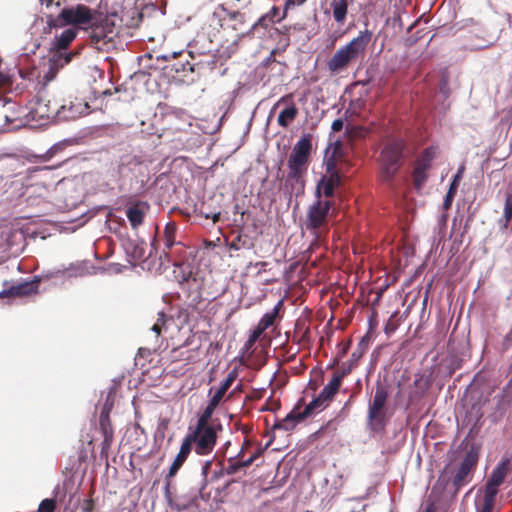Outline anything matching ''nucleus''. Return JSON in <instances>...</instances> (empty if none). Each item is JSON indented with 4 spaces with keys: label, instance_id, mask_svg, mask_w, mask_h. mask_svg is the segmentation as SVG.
Masks as SVG:
<instances>
[{
    "label": "nucleus",
    "instance_id": "f257e3e1",
    "mask_svg": "<svg viewBox=\"0 0 512 512\" xmlns=\"http://www.w3.org/2000/svg\"><path fill=\"white\" fill-rule=\"evenodd\" d=\"M115 13H104L84 4L64 7L57 16L47 17L49 29L73 26L89 34L91 44L99 51L109 52L117 45L118 32Z\"/></svg>",
    "mask_w": 512,
    "mask_h": 512
},
{
    "label": "nucleus",
    "instance_id": "f03ea898",
    "mask_svg": "<svg viewBox=\"0 0 512 512\" xmlns=\"http://www.w3.org/2000/svg\"><path fill=\"white\" fill-rule=\"evenodd\" d=\"M409 155L407 143L400 138L388 139L379 155L380 178L390 183L403 166Z\"/></svg>",
    "mask_w": 512,
    "mask_h": 512
},
{
    "label": "nucleus",
    "instance_id": "7ed1b4c3",
    "mask_svg": "<svg viewBox=\"0 0 512 512\" xmlns=\"http://www.w3.org/2000/svg\"><path fill=\"white\" fill-rule=\"evenodd\" d=\"M312 151L311 135H303L293 146L289 154L287 166L288 174L287 183L297 185L299 189L304 188L305 177L307 175L310 164V156Z\"/></svg>",
    "mask_w": 512,
    "mask_h": 512
},
{
    "label": "nucleus",
    "instance_id": "20e7f679",
    "mask_svg": "<svg viewBox=\"0 0 512 512\" xmlns=\"http://www.w3.org/2000/svg\"><path fill=\"white\" fill-rule=\"evenodd\" d=\"M372 39L370 30L360 31L358 36L353 38L348 44L338 49L328 60L327 68L334 75L343 72L348 66L357 60L359 56L365 54L366 48Z\"/></svg>",
    "mask_w": 512,
    "mask_h": 512
},
{
    "label": "nucleus",
    "instance_id": "39448f33",
    "mask_svg": "<svg viewBox=\"0 0 512 512\" xmlns=\"http://www.w3.org/2000/svg\"><path fill=\"white\" fill-rule=\"evenodd\" d=\"M76 36L77 30L75 28H68L59 36L55 37L48 53L49 70L46 77L49 80L53 79L60 69L69 64L74 57L79 55V51L67 52L69 45L74 41Z\"/></svg>",
    "mask_w": 512,
    "mask_h": 512
},
{
    "label": "nucleus",
    "instance_id": "423d86ee",
    "mask_svg": "<svg viewBox=\"0 0 512 512\" xmlns=\"http://www.w3.org/2000/svg\"><path fill=\"white\" fill-rule=\"evenodd\" d=\"M222 426H201L196 425L193 431L189 432L183 441L199 456H206L213 452L217 439L218 431Z\"/></svg>",
    "mask_w": 512,
    "mask_h": 512
},
{
    "label": "nucleus",
    "instance_id": "0eeeda50",
    "mask_svg": "<svg viewBox=\"0 0 512 512\" xmlns=\"http://www.w3.org/2000/svg\"><path fill=\"white\" fill-rule=\"evenodd\" d=\"M331 205L329 200L318 199L307 211L305 227L316 238L328 232V213Z\"/></svg>",
    "mask_w": 512,
    "mask_h": 512
},
{
    "label": "nucleus",
    "instance_id": "6e6552de",
    "mask_svg": "<svg viewBox=\"0 0 512 512\" xmlns=\"http://www.w3.org/2000/svg\"><path fill=\"white\" fill-rule=\"evenodd\" d=\"M478 458L479 455L476 449L471 448L466 452L464 459L452 477L451 484L448 486L452 494H457L464 485L470 482L472 473L477 466Z\"/></svg>",
    "mask_w": 512,
    "mask_h": 512
},
{
    "label": "nucleus",
    "instance_id": "1a4fd4ad",
    "mask_svg": "<svg viewBox=\"0 0 512 512\" xmlns=\"http://www.w3.org/2000/svg\"><path fill=\"white\" fill-rule=\"evenodd\" d=\"M389 397L385 385L377 383L372 402L368 407V420L375 425H383L385 417V405Z\"/></svg>",
    "mask_w": 512,
    "mask_h": 512
},
{
    "label": "nucleus",
    "instance_id": "9d476101",
    "mask_svg": "<svg viewBox=\"0 0 512 512\" xmlns=\"http://www.w3.org/2000/svg\"><path fill=\"white\" fill-rule=\"evenodd\" d=\"M435 155L436 149L434 147H427L415 161L412 179L417 190H420L427 181V171L431 168Z\"/></svg>",
    "mask_w": 512,
    "mask_h": 512
},
{
    "label": "nucleus",
    "instance_id": "9b49d317",
    "mask_svg": "<svg viewBox=\"0 0 512 512\" xmlns=\"http://www.w3.org/2000/svg\"><path fill=\"white\" fill-rule=\"evenodd\" d=\"M340 185V174L336 169V163L333 158L326 162V174L321 178L316 187L318 199L323 194L326 198L334 195L335 189Z\"/></svg>",
    "mask_w": 512,
    "mask_h": 512
},
{
    "label": "nucleus",
    "instance_id": "f8f14e48",
    "mask_svg": "<svg viewBox=\"0 0 512 512\" xmlns=\"http://www.w3.org/2000/svg\"><path fill=\"white\" fill-rule=\"evenodd\" d=\"M286 104L287 106L279 113L277 123L282 128H287L298 116V108L293 102L292 94L282 96L273 106L271 113L275 111L280 105Z\"/></svg>",
    "mask_w": 512,
    "mask_h": 512
},
{
    "label": "nucleus",
    "instance_id": "ddd939ff",
    "mask_svg": "<svg viewBox=\"0 0 512 512\" xmlns=\"http://www.w3.org/2000/svg\"><path fill=\"white\" fill-rule=\"evenodd\" d=\"M218 10L224 13V16L221 17L218 11H215L213 13V16L219 18V25L221 28L229 27L235 31L242 30L243 26L246 23V16L244 13H241L239 11H231L227 9L224 5H220L218 7Z\"/></svg>",
    "mask_w": 512,
    "mask_h": 512
},
{
    "label": "nucleus",
    "instance_id": "4468645a",
    "mask_svg": "<svg viewBox=\"0 0 512 512\" xmlns=\"http://www.w3.org/2000/svg\"><path fill=\"white\" fill-rule=\"evenodd\" d=\"M39 281L22 282L0 292V300L4 298L25 297L38 292Z\"/></svg>",
    "mask_w": 512,
    "mask_h": 512
},
{
    "label": "nucleus",
    "instance_id": "2eb2a0df",
    "mask_svg": "<svg viewBox=\"0 0 512 512\" xmlns=\"http://www.w3.org/2000/svg\"><path fill=\"white\" fill-rule=\"evenodd\" d=\"M176 232H177V225L175 222L170 221L165 225L164 231H163V238H164V249H163V255L160 256V259L162 257L165 258L166 261H172L174 258V251L173 248L175 246L180 245V242L176 241Z\"/></svg>",
    "mask_w": 512,
    "mask_h": 512
},
{
    "label": "nucleus",
    "instance_id": "dca6fc26",
    "mask_svg": "<svg viewBox=\"0 0 512 512\" xmlns=\"http://www.w3.org/2000/svg\"><path fill=\"white\" fill-rule=\"evenodd\" d=\"M99 428L104 438L101 444V457L107 459L114 440V430L106 413L99 417Z\"/></svg>",
    "mask_w": 512,
    "mask_h": 512
},
{
    "label": "nucleus",
    "instance_id": "f3484780",
    "mask_svg": "<svg viewBox=\"0 0 512 512\" xmlns=\"http://www.w3.org/2000/svg\"><path fill=\"white\" fill-rule=\"evenodd\" d=\"M191 450L192 449L188 446V444H186L184 441H182L180 450H179L178 454L176 455L174 461L172 462V464L169 468L168 474L165 477L166 494L170 493L169 489H170V485H171V478H173L177 474L179 469L185 463Z\"/></svg>",
    "mask_w": 512,
    "mask_h": 512
},
{
    "label": "nucleus",
    "instance_id": "a211bd4d",
    "mask_svg": "<svg viewBox=\"0 0 512 512\" xmlns=\"http://www.w3.org/2000/svg\"><path fill=\"white\" fill-rule=\"evenodd\" d=\"M148 210L149 204L143 201H138L127 209L126 216L132 228L136 229L143 224Z\"/></svg>",
    "mask_w": 512,
    "mask_h": 512
},
{
    "label": "nucleus",
    "instance_id": "6ab92c4d",
    "mask_svg": "<svg viewBox=\"0 0 512 512\" xmlns=\"http://www.w3.org/2000/svg\"><path fill=\"white\" fill-rule=\"evenodd\" d=\"M305 417H302V413L298 411V408L293 409L290 413L286 415L282 420L277 421L273 425V429L290 431L295 428V426L303 421Z\"/></svg>",
    "mask_w": 512,
    "mask_h": 512
},
{
    "label": "nucleus",
    "instance_id": "aec40b11",
    "mask_svg": "<svg viewBox=\"0 0 512 512\" xmlns=\"http://www.w3.org/2000/svg\"><path fill=\"white\" fill-rule=\"evenodd\" d=\"M329 5L335 22L344 24L348 14L349 0H331Z\"/></svg>",
    "mask_w": 512,
    "mask_h": 512
},
{
    "label": "nucleus",
    "instance_id": "412c9836",
    "mask_svg": "<svg viewBox=\"0 0 512 512\" xmlns=\"http://www.w3.org/2000/svg\"><path fill=\"white\" fill-rule=\"evenodd\" d=\"M59 111L60 109L57 103L51 105L50 102L45 103L43 99H39L34 108V112L39 118L49 119L51 117L58 116Z\"/></svg>",
    "mask_w": 512,
    "mask_h": 512
},
{
    "label": "nucleus",
    "instance_id": "4be33fe9",
    "mask_svg": "<svg viewBox=\"0 0 512 512\" xmlns=\"http://www.w3.org/2000/svg\"><path fill=\"white\" fill-rule=\"evenodd\" d=\"M86 108H87L86 104L83 108L82 104L80 102H78V103L69 102L68 106L66 104L59 106L60 111L58 113V117L61 119H65V120L75 119L80 114H82L83 110Z\"/></svg>",
    "mask_w": 512,
    "mask_h": 512
},
{
    "label": "nucleus",
    "instance_id": "5701e85b",
    "mask_svg": "<svg viewBox=\"0 0 512 512\" xmlns=\"http://www.w3.org/2000/svg\"><path fill=\"white\" fill-rule=\"evenodd\" d=\"M237 378V372L236 370H232L228 373L226 379L222 382L219 388L215 391L214 395L211 397L210 400L214 401L215 403L219 404L221 400L223 399L224 395L228 391V389L232 386L234 381Z\"/></svg>",
    "mask_w": 512,
    "mask_h": 512
},
{
    "label": "nucleus",
    "instance_id": "b1692460",
    "mask_svg": "<svg viewBox=\"0 0 512 512\" xmlns=\"http://www.w3.org/2000/svg\"><path fill=\"white\" fill-rule=\"evenodd\" d=\"M509 459H503L492 471L489 482H492L497 485H501L508 473L509 470Z\"/></svg>",
    "mask_w": 512,
    "mask_h": 512
},
{
    "label": "nucleus",
    "instance_id": "393cba45",
    "mask_svg": "<svg viewBox=\"0 0 512 512\" xmlns=\"http://www.w3.org/2000/svg\"><path fill=\"white\" fill-rule=\"evenodd\" d=\"M499 486L489 481L486 482L482 507L493 510Z\"/></svg>",
    "mask_w": 512,
    "mask_h": 512
},
{
    "label": "nucleus",
    "instance_id": "a878e982",
    "mask_svg": "<svg viewBox=\"0 0 512 512\" xmlns=\"http://www.w3.org/2000/svg\"><path fill=\"white\" fill-rule=\"evenodd\" d=\"M463 171H464V166H461L458 169L456 175L453 178V181L450 184L449 190H448V192H447V194L445 196V199L443 201V209L444 210H448L452 206V202H453V198H454V196L456 194L458 182H459L460 178L462 177Z\"/></svg>",
    "mask_w": 512,
    "mask_h": 512
},
{
    "label": "nucleus",
    "instance_id": "bb28decb",
    "mask_svg": "<svg viewBox=\"0 0 512 512\" xmlns=\"http://www.w3.org/2000/svg\"><path fill=\"white\" fill-rule=\"evenodd\" d=\"M281 306L282 301H279L271 312L265 313L262 316L256 327L260 329L262 332L271 327L276 320V317L279 313Z\"/></svg>",
    "mask_w": 512,
    "mask_h": 512
},
{
    "label": "nucleus",
    "instance_id": "cd10ccee",
    "mask_svg": "<svg viewBox=\"0 0 512 512\" xmlns=\"http://www.w3.org/2000/svg\"><path fill=\"white\" fill-rule=\"evenodd\" d=\"M511 219H512V194L506 193L504 213H503V216L498 221L500 229L506 230L509 226Z\"/></svg>",
    "mask_w": 512,
    "mask_h": 512
},
{
    "label": "nucleus",
    "instance_id": "c85d7f7f",
    "mask_svg": "<svg viewBox=\"0 0 512 512\" xmlns=\"http://www.w3.org/2000/svg\"><path fill=\"white\" fill-rule=\"evenodd\" d=\"M326 402L328 401L319 394V396L313 399L301 412L302 417L307 418L316 412L322 411L326 407Z\"/></svg>",
    "mask_w": 512,
    "mask_h": 512
},
{
    "label": "nucleus",
    "instance_id": "c756f323",
    "mask_svg": "<svg viewBox=\"0 0 512 512\" xmlns=\"http://www.w3.org/2000/svg\"><path fill=\"white\" fill-rule=\"evenodd\" d=\"M341 383L342 382L340 381L339 377H336L333 374L332 379L329 381V383L327 385L324 386V388L322 389V391L320 393L322 395V398H325L327 401L332 400V398L338 392V390L341 386Z\"/></svg>",
    "mask_w": 512,
    "mask_h": 512
},
{
    "label": "nucleus",
    "instance_id": "7c9ffc66",
    "mask_svg": "<svg viewBox=\"0 0 512 512\" xmlns=\"http://www.w3.org/2000/svg\"><path fill=\"white\" fill-rule=\"evenodd\" d=\"M218 405L219 404L215 403L214 401L209 400L208 405L205 407L204 411L202 412V414L197 419L196 425L215 426L214 424L210 423V420H211L212 415H213V413H214V411H215V409L217 408Z\"/></svg>",
    "mask_w": 512,
    "mask_h": 512
},
{
    "label": "nucleus",
    "instance_id": "2f4dec72",
    "mask_svg": "<svg viewBox=\"0 0 512 512\" xmlns=\"http://www.w3.org/2000/svg\"><path fill=\"white\" fill-rule=\"evenodd\" d=\"M241 468H246L244 459H238L235 456V457H230L228 459V465L224 471L227 475H233V474L237 473Z\"/></svg>",
    "mask_w": 512,
    "mask_h": 512
},
{
    "label": "nucleus",
    "instance_id": "473e14b6",
    "mask_svg": "<svg viewBox=\"0 0 512 512\" xmlns=\"http://www.w3.org/2000/svg\"><path fill=\"white\" fill-rule=\"evenodd\" d=\"M56 509V501L46 498L42 500L38 507V512H54Z\"/></svg>",
    "mask_w": 512,
    "mask_h": 512
},
{
    "label": "nucleus",
    "instance_id": "72a5a7b5",
    "mask_svg": "<svg viewBox=\"0 0 512 512\" xmlns=\"http://www.w3.org/2000/svg\"><path fill=\"white\" fill-rule=\"evenodd\" d=\"M165 322H166V315L163 312H160L158 314L157 321L151 327V330L156 334V337L160 336Z\"/></svg>",
    "mask_w": 512,
    "mask_h": 512
},
{
    "label": "nucleus",
    "instance_id": "f704fd0d",
    "mask_svg": "<svg viewBox=\"0 0 512 512\" xmlns=\"http://www.w3.org/2000/svg\"><path fill=\"white\" fill-rule=\"evenodd\" d=\"M262 334L263 332L257 327H255V329L250 333L248 340L245 342V349H251Z\"/></svg>",
    "mask_w": 512,
    "mask_h": 512
},
{
    "label": "nucleus",
    "instance_id": "c9c22d12",
    "mask_svg": "<svg viewBox=\"0 0 512 512\" xmlns=\"http://www.w3.org/2000/svg\"><path fill=\"white\" fill-rule=\"evenodd\" d=\"M173 251H174V258L173 260L171 261L173 263V265L177 266L178 265V261L182 260L184 258V246L182 245V243L180 242V245L178 246H175L173 248Z\"/></svg>",
    "mask_w": 512,
    "mask_h": 512
},
{
    "label": "nucleus",
    "instance_id": "e433bc0d",
    "mask_svg": "<svg viewBox=\"0 0 512 512\" xmlns=\"http://www.w3.org/2000/svg\"><path fill=\"white\" fill-rule=\"evenodd\" d=\"M269 19H268V16L267 15H264L262 17H260L252 26L251 28L249 29L248 33H253L259 26L261 27H264L266 28L267 25H268V22Z\"/></svg>",
    "mask_w": 512,
    "mask_h": 512
},
{
    "label": "nucleus",
    "instance_id": "4c0bfd02",
    "mask_svg": "<svg viewBox=\"0 0 512 512\" xmlns=\"http://www.w3.org/2000/svg\"><path fill=\"white\" fill-rule=\"evenodd\" d=\"M252 446V442L249 439H245L243 441L242 447L238 454L236 455V458L238 459H244L245 452Z\"/></svg>",
    "mask_w": 512,
    "mask_h": 512
},
{
    "label": "nucleus",
    "instance_id": "58836bf2",
    "mask_svg": "<svg viewBox=\"0 0 512 512\" xmlns=\"http://www.w3.org/2000/svg\"><path fill=\"white\" fill-rule=\"evenodd\" d=\"M264 449L258 448L249 458L244 459L246 467L252 465V463L263 453Z\"/></svg>",
    "mask_w": 512,
    "mask_h": 512
},
{
    "label": "nucleus",
    "instance_id": "ea45409f",
    "mask_svg": "<svg viewBox=\"0 0 512 512\" xmlns=\"http://www.w3.org/2000/svg\"><path fill=\"white\" fill-rule=\"evenodd\" d=\"M307 0H286L285 10L294 8L296 6H300L305 3Z\"/></svg>",
    "mask_w": 512,
    "mask_h": 512
},
{
    "label": "nucleus",
    "instance_id": "a19ab883",
    "mask_svg": "<svg viewBox=\"0 0 512 512\" xmlns=\"http://www.w3.org/2000/svg\"><path fill=\"white\" fill-rule=\"evenodd\" d=\"M343 125H344V122L341 118H338V119H335L333 122H332V131L333 132H339L342 130L343 128Z\"/></svg>",
    "mask_w": 512,
    "mask_h": 512
},
{
    "label": "nucleus",
    "instance_id": "79ce46f5",
    "mask_svg": "<svg viewBox=\"0 0 512 512\" xmlns=\"http://www.w3.org/2000/svg\"><path fill=\"white\" fill-rule=\"evenodd\" d=\"M352 370V366H348L347 368H343L341 371H338L334 373L336 377H339L340 381L342 382L343 378L346 377Z\"/></svg>",
    "mask_w": 512,
    "mask_h": 512
},
{
    "label": "nucleus",
    "instance_id": "37998d69",
    "mask_svg": "<svg viewBox=\"0 0 512 512\" xmlns=\"http://www.w3.org/2000/svg\"><path fill=\"white\" fill-rule=\"evenodd\" d=\"M144 257V250L142 247H138L137 245H135L134 247V251H133V258L135 260H140Z\"/></svg>",
    "mask_w": 512,
    "mask_h": 512
},
{
    "label": "nucleus",
    "instance_id": "c03bdc74",
    "mask_svg": "<svg viewBox=\"0 0 512 512\" xmlns=\"http://www.w3.org/2000/svg\"><path fill=\"white\" fill-rule=\"evenodd\" d=\"M112 406H113V403L112 402L110 403L109 398H107L100 415H104L106 413L107 417H110V412H111Z\"/></svg>",
    "mask_w": 512,
    "mask_h": 512
},
{
    "label": "nucleus",
    "instance_id": "a18cd8bd",
    "mask_svg": "<svg viewBox=\"0 0 512 512\" xmlns=\"http://www.w3.org/2000/svg\"><path fill=\"white\" fill-rule=\"evenodd\" d=\"M84 512H93L94 510V501L92 499L86 500L83 507Z\"/></svg>",
    "mask_w": 512,
    "mask_h": 512
},
{
    "label": "nucleus",
    "instance_id": "49530a36",
    "mask_svg": "<svg viewBox=\"0 0 512 512\" xmlns=\"http://www.w3.org/2000/svg\"><path fill=\"white\" fill-rule=\"evenodd\" d=\"M211 466H212V461L208 460L204 463L203 467H202V474L204 475V477H206L211 469Z\"/></svg>",
    "mask_w": 512,
    "mask_h": 512
},
{
    "label": "nucleus",
    "instance_id": "de8ad7c7",
    "mask_svg": "<svg viewBox=\"0 0 512 512\" xmlns=\"http://www.w3.org/2000/svg\"><path fill=\"white\" fill-rule=\"evenodd\" d=\"M205 217H206L207 219L211 218V219H212V221H213L214 223H216V222H218V221H219V219H220V213H219V212H218V213H214V214H213V215H211V216L207 214Z\"/></svg>",
    "mask_w": 512,
    "mask_h": 512
},
{
    "label": "nucleus",
    "instance_id": "09e8293b",
    "mask_svg": "<svg viewBox=\"0 0 512 512\" xmlns=\"http://www.w3.org/2000/svg\"><path fill=\"white\" fill-rule=\"evenodd\" d=\"M361 355H362L361 352H359V353H357L356 351L353 352L351 355L352 361H357L361 357Z\"/></svg>",
    "mask_w": 512,
    "mask_h": 512
},
{
    "label": "nucleus",
    "instance_id": "8fccbe9b",
    "mask_svg": "<svg viewBox=\"0 0 512 512\" xmlns=\"http://www.w3.org/2000/svg\"><path fill=\"white\" fill-rule=\"evenodd\" d=\"M190 278H191V272H189L187 275H183L182 280L180 281V283L188 282Z\"/></svg>",
    "mask_w": 512,
    "mask_h": 512
},
{
    "label": "nucleus",
    "instance_id": "3c124183",
    "mask_svg": "<svg viewBox=\"0 0 512 512\" xmlns=\"http://www.w3.org/2000/svg\"><path fill=\"white\" fill-rule=\"evenodd\" d=\"M6 76L0 72V87L5 84Z\"/></svg>",
    "mask_w": 512,
    "mask_h": 512
},
{
    "label": "nucleus",
    "instance_id": "603ef678",
    "mask_svg": "<svg viewBox=\"0 0 512 512\" xmlns=\"http://www.w3.org/2000/svg\"><path fill=\"white\" fill-rule=\"evenodd\" d=\"M394 330H395V327L391 326L390 324H387L386 327H385V332L386 333L393 332Z\"/></svg>",
    "mask_w": 512,
    "mask_h": 512
},
{
    "label": "nucleus",
    "instance_id": "864d4df0",
    "mask_svg": "<svg viewBox=\"0 0 512 512\" xmlns=\"http://www.w3.org/2000/svg\"><path fill=\"white\" fill-rule=\"evenodd\" d=\"M56 147H52L50 150H48L47 154L51 157L55 153Z\"/></svg>",
    "mask_w": 512,
    "mask_h": 512
},
{
    "label": "nucleus",
    "instance_id": "5fc2aeb1",
    "mask_svg": "<svg viewBox=\"0 0 512 512\" xmlns=\"http://www.w3.org/2000/svg\"><path fill=\"white\" fill-rule=\"evenodd\" d=\"M230 248H231V249H235V250H238V249H239V247L237 246V244H236L235 242H232V243L230 244Z\"/></svg>",
    "mask_w": 512,
    "mask_h": 512
},
{
    "label": "nucleus",
    "instance_id": "6e6d98bb",
    "mask_svg": "<svg viewBox=\"0 0 512 512\" xmlns=\"http://www.w3.org/2000/svg\"><path fill=\"white\" fill-rule=\"evenodd\" d=\"M478 512H492V510L486 509V508L481 506V508L478 510Z\"/></svg>",
    "mask_w": 512,
    "mask_h": 512
},
{
    "label": "nucleus",
    "instance_id": "4d7b16f0",
    "mask_svg": "<svg viewBox=\"0 0 512 512\" xmlns=\"http://www.w3.org/2000/svg\"><path fill=\"white\" fill-rule=\"evenodd\" d=\"M43 1L46 3L47 6H50V5H52L54 0H43Z\"/></svg>",
    "mask_w": 512,
    "mask_h": 512
},
{
    "label": "nucleus",
    "instance_id": "13d9d810",
    "mask_svg": "<svg viewBox=\"0 0 512 512\" xmlns=\"http://www.w3.org/2000/svg\"><path fill=\"white\" fill-rule=\"evenodd\" d=\"M181 54H182V52H174V53L172 54V58H176V57H178V56H179V55H181Z\"/></svg>",
    "mask_w": 512,
    "mask_h": 512
},
{
    "label": "nucleus",
    "instance_id": "bf43d9fd",
    "mask_svg": "<svg viewBox=\"0 0 512 512\" xmlns=\"http://www.w3.org/2000/svg\"><path fill=\"white\" fill-rule=\"evenodd\" d=\"M347 353V347L343 348L341 356H344Z\"/></svg>",
    "mask_w": 512,
    "mask_h": 512
},
{
    "label": "nucleus",
    "instance_id": "052dcab7",
    "mask_svg": "<svg viewBox=\"0 0 512 512\" xmlns=\"http://www.w3.org/2000/svg\"><path fill=\"white\" fill-rule=\"evenodd\" d=\"M156 242H157V240H156V238H154V240L152 241V244H151L152 248H155Z\"/></svg>",
    "mask_w": 512,
    "mask_h": 512
},
{
    "label": "nucleus",
    "instance_id": "680f3d73",
    "mask_svg": "<svg viewBox=\"0 0 512 512\" xmlns=\"http://www.w3.org/2000/svg\"><path fill=\"white\" fill-rule=\"evenodd\" d=\"M177 351H178V348H174V349L172 350V353H176Z\"/></svg>",
    "mask_w": 512,
    "mask_h": 512
}]
</instances>
